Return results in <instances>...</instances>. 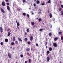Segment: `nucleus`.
Segmentation results:
<instances>
[{
  "label": "nucleus",
  "instance_id": "obj_1",
  "mask_svg": "<svg viewBox=\"0 0 63 63\" xmlns=\"http://www.w3.org/2000/svg\"><path fill=\"white\" fill-rule=\"evenodd\" d=\"M6 5H8L7 6V9L8 11H10V7L9 6V3H7Z\"/></svg>",
  "mask_w": 63,
  "mask_h": 63
},
{
  "label": "nucleus",
  "instance_id": "obj_2",
  "mask_svg": "<svg viewBox=\"0 0 63 63\" xmlns=\"http://www.w3.org/2000/svg\"><path fill=\"white\" fill-rule=\"evenodd\" d=\"M53 46L54 47H57V44L55 43H53Z\"/></svg>",
  "mask_w": 63,
  "mask_h": 63
},
{
  "label": "nucleus",
  "instance_id": "obj_3",
  "mask_svg": "<svg viewBox=\"0 0 63 63\" xmlns=\"http://www.w3.org/2000/svg\"><path fill=\"white\" fill-rule=\"evenodd\" d=\"M0 31L1 33L3 32V28L2 27H0Z\"/></svg>",
  "mask_w": 63,
  "mask_h": 63
},
{
  "label": "nucleus",
  "instance_id": "obj_4",
  "mask_svg": "<svg viewBox=\"0 0 63 63\" xmlns=\"http://www.w3.org/2000/svg\"><path fill=\"white\" fill-rule=\"evenodd\" d=\"M2 4L3 6H5L6 4L5 3L4 1H3L2 3Z\"/></svg>",
  "mask_w": 63,
  "mask_h": 63
},
{
  "label": "nucleus",
  "instance_id": "obj_5",
  "mask_svg": "<svg viewBox=\"0 0 63 63\" xmlns=\"http://www.w3.org/2000/svg\"><path fill=\"white\" fill-rule=\"evenodd\" d=\"M33 40V37L32 36H31L30 37V40L31 41H32Z\"/></svg>",
  "mask_w": 63,
  "mask_h": 63
},
{
  "label": "nucleus",
  "instance_id": "obj_6",
  "mask_svg": "<svg viewBox=\"0 0 63 63\" xmlns=\"http://www.w3.org/2000/svg\"><path fill=\"white\" fill-rule=\"evenodd\" d=\"M8 56L10 58H11V55L10 53H8Z\"/></svg>",
  "mask_w": 63,
  "mask_h": 63
},
{
  "label": "nucleus",
  "instance_id": "obj_7",
  "mask_svg": "<svg viewBox=\"0 0 63 63\" xmlns=\"http://www.w3.org/2000/svg\"><path fill=\"white\" fill-rule=\"evenodd\" d=\"M49 60H50V58L49 57H48L47 58V62H48L49 61Z\"/></svg>",
  "mask_w": 63,
  "mask_h": 63
},
{
  "label": "nucleus",
  "instance_id": "obj_8",
  "mask_svg": "<svg viewBox=\"0 0 63 63\" xmlns=\"http://www.w3.org/2000/svg\"><path fill=\"white\" fill-rule=\"evenodd\" d=\"M29 50H30V49H29V48H27L26 49V51L28 52V51H29Z\"/></svg>",
  "mask_w": 63,
  "mask_h": 63
},
{
  "label": "nucleus",
  "instance_id": "obj_9",
  "mask_svg": "<svg viewBox=\"0 0 63 63\" xmlns=\"http://www.w3.org/2000/svg\"><path fill=\"white\" fill-rule=\"evenodd\" d=\"M1 11L2 12V13H5V11H4V10H3L2 8H1Z\"/></svg>",
  "mask_w": 63,
  "mask_h": 63
},
{
  "label": "nucleus",
  "instance_id": "obj_10",
  "mask_svg": "<svg viewBox=\"0 0 63 63\" xmlns=\"http://www.w3.org/2000/svg\"><path fill=\"white\" fill-rule=\"evenodd\" d=\"M18 40L19 41H20V42H22V40L21 39V38H18Z\"/></svg>",
  "mask_w": 63,
  "mask_h": 63
},
{
  "label": "nucleus",
  "instance_id": "obj_11",
  "mask_svg": "<svg viewBox=\"0 0 63 63\" xmlns=\"http://www.w3.org/2000/svg\"><path fill=\"white\" fill-rule=\"evenodd\" d=\"M49 16L50 18H51L52 17V14L51 13H50L49 14Z\"/></svg>",
  "mask_w": 63,
  "mask_h": 63
},
{
  "label": "nucleus",
  "instance_id": "obj_12",
  "mask_svg": "<svg viewBox=\"0 0 63 63\" xmlns=\"http://www.w3.org/2000/svg\"><path fill=\"white\" fill-rule=\"evenodd\" d=\"M7 32H11V30L10 28H8L7 29Z\"/></svg>",
  "mask_w": 63,
  "mask_h": 63
},
{
  "label": "nucleus",
  "instance_id": "obj_13",
  "mask_svg": "<svg viewBox=\"0 0 63 63\" xmlns=\"http://www.w3.org/2000/svg\"><path fill=\"white\" fill-rule=\"evenodd\" d=\"M36 3L37 4H39V3H40V1L38 0H37V1H36Z\"/></svg>",
  "mask_w": 63,
  "mask_h": 63
},
{
  "label": "nucleus",
  "instance_id": "obj_14",
  "mask_svg": "<svg viewBox=\"0 0 63 63\" xmlns=\"http://www.w3.org/2000/svg\"><path fill=\"white\" fill-rule=\"evenodd\" d=\"M58 39V38H57L56 37L54 39V40L55 41H57V40Z\"/></svg>",
  "mask_w": 63,
  "mask_h": 63
},
{
  "label": "nucleus",
  "instance_id": "obj_15",
  "mask_svg": "<svg viewBox=\"0 0 63 63\" xmlns=\"http://www.w3.org/2000/svg\"><path fill=\"white\" fill-rule=\"evenodd\" d=\"M10 35H11V33H10V32H8L7 35V36H10Z\"/></svg>",
  "mask_w": 63,
  "mask_h": 63
},
{
  "label": "nucleus",
  "instance_id": "obj_16",
  "mask_svg": "<svg viewBox=\"0 0 63 63\" xmlns=\"http://www.w3.org/2000/svg\"><path fill=\"white\" fill-rule=\"evenodd\" d=\"M5 41L6 42H8V39H5Z\"/></svg>",
  "mask_w": 63,
  "mask_h": 63
},
{
  "label": "nucleus",
  "instance_id": "obj_17",
  "mask_svg": "<svg viewBox=\"0 0 63 63\" xmlns=\"http://www.w3.org/2000/svg\"><path fill=\"white\" fill-rule=\"evenodd\" d=\"M24 40L25 41H26V42H27V40H28V39L27 38H25Z\"/></svg>",
  "mask_w": 63,
  "mask_h": 63
},
{
  "label": "nucleus",
  "instance_id": "obj_18",
  "mask_svg": "<svg viewBox=\"0 0 63 63\" xmlns=\"http://www.w3.org/2000/svg\"><path fill=\"white\" fill-rule=\"evenodd\" d=\"M49 50L50 51H52V48L51 47H50L49 48Z\"/></svg>",
  "mask_w": 63,
  "mask_h": 63
},
{
  "label": "nucleus",
  "instance_id": "obj_19",
  "mask_svg": "<svg viewBox=\"0 0 63 63\" xmlns=\"http://www.w3.org/2000/svg\"><path fill=\"white\" fill-rule=\"evenodd\" d=\"M58 34L59 35H61L62 33V32H58Z\"/></svg>",
  "mask_w": 63,
  "mask_h": 63
},
{
  "label": "nucleus",
  "instance_id": "obj_20",
  "mask_svg": "<svg viewBox=\"0 0 63 63\" xmlns=\"http://www.w3.org/2000/svg\"><path fill=\"white\" fill-rule=\"evenodd\" d=\"M31 24L32 25H35V23H34V22H32L31 23Z\"/></svg>",
  "mask_w": 63,
  "mask_h": 63
},
{
  "label": "nucleus",
  "instance_id": "obj_21",
  "mask_svg": "<svg viewBox=\"0 0 63 63\" xmlns=\"http://www.w3.org/2000/svg\"><path fill=\"white\" fill-rule=\"evenodd\" d=\"M51 3L50 0H49L48 1L47 3L48 4H49V3Z\"/></svg>",
  "mask_w": 63,
  "mask_h": 63
},
{
  "label": "nucleus",
  "instance_id": "obj_22",
  "mask_svg": "<svg viewBox=\"0 0 63 63\" xmlns=\"http://www.w3.org/2000/svg\"><path fill=\"white\" fill-rule=\"evenodd\" d=\"M62 8H60L59 9V11H61L62 10Z\"/></svg>",
  "mask_w": 63,
  "mask_h": 63
},
{
  "label": "nucleus",
  "instance_id": "obj_23",
  "mask_svg": "<svg viewBox=\"0 0 63 63\" xmlns=\"http://www.w3.org/2000/svg\"><path fill=\"white\" fill-rule=\"evenodd\" d=\"M15 43L16 44V45H17L18 44V42L17 41H15Z\"/></svg>",
  "mask_w": 63,
  "mask_h": 63
},
{
  "label": "nucleus",
  "instance_id": "obj_24",
  "mask_svg": "<svg viewBox=\"0 0 63 63\" xmlns=\"http://www.w3.org/2000/svg\"><path fill=\"white\" fill-rule=\"evenodd\" d=\"M44 30V29H40L39 30V31H42Z\"/></svg>",
  "mask_w": 63,
  "mask_h": 63
},
{
  "label": "nucleus",
  "instance_id": "obj_25",
  "mask_svg": "<svg viewBox=\"0 0 63 63\" xmlns=\"http://www.w3.org/2000/svg\"><path fill=\"white\" fill-rule=\"evenodd\" d=\"M49 35L50 36V37H51V33H49Z\"/></svg>",
  "mask_w": 63,
  "mask_h": 63
},
{
  "label": "nucleus",
  "instance_id": "obj_26",
  "mask_svg": "<svg viewBox=\"0 0 63 63\" xmlns=\"http://www.w3.org/2000/svg\"><path fill=\"white\" fill-rule=\"evenodd\" d=\"M13 41L14 42L15 41V37H13Z\"/></svg>",
  "mask_w": 63,
  "mask_h": 63
},
{
  "label": "nucleus",
  "instance_id": "obj_27",
  "mask_svg": "<svg viewBox=\"0 0 63 63\" xmlns=\"http://www.w3.org/2000/svg\"><path fill=\"white\" fill-rule=\"evenodd\" d=\"M38 20L39 21V22H40V21H41V20H42V19H41V18H39L38 19Z\"/></svg>",
  "mask_w": 63,
  "mask_h": 63
},
{
  "label": "nucleus",
  "instance_id": "obj_28",
  "mask_svg": "<svg viewBox=\"0 0 63 63\" xmlns=\"http://www.w3.org/2000/svg\"><path fill=\"white\" fill-rule=\"evenodd\" d=\"M0 44L1 45V46H2L3 45V42H1L0 43Z\"/></svg>",
  "mask_w": 63,
  "mask_h": 63
},
{
  "label": "nucleus",
  "instance_id": "obj_29",
  "mask_svg": "<svg viewBox=\"0 0 63 63\" xmlns=\"http://www.w3.org/2000/svg\"><path fill=\"white\" fill-rule=\"evenodd\" d=\"M29 63H31V59H29Z\"/></svg>",
  "mask_w": 63,
  "mask_h": 63
},
{
  "label": "nucleus",
  "instance_id": "obj_30",
  "mask_svg": "<svg viewBox=\"0 0 63 63\" xmlns=\"http://www.w3.org/2000/svg\"><path fill=\"white\" fill-rule=\"evenodd\" d=\"M17 25L18 26H19V25H20V24H19V23H17Z\"/></svg>",
  "mask_w": 63,
  "mask_h": 63
},
{
  "label": "nucleus",
  "instance_id": "obj_31",
  "mask_svg": "<svg viewBox=\"0 0 63 63\" xmlns=\"http://www.w3.org/2000/svg\"><path fill=\"white\" fill-rule=\"evenodd\" d=\"M61 15L63 16V11H61Z\"/></svg>",
  "mask_w": 63,
  "mask_h": 63
},
{
  "label": "nucleus",
  "instance_id": "obj_32",
  "mask_svg": "<svg viewBox=\"0 0 63 63\" xmlns=\"http://www.w3.org/2000/svg\"><path fill=\"white\" fill-rule=\"evenodd\" d=\"M11 45H14V42H13L11 43Z\"/></svg>",
  "mask_w": 63,
  "mask_h": 63
},
{
  "label": "nucleus",
  "instance_id": "obj_33",
  "mask_svg": "<svg viewBox=\"0 0 63 63\" xmlns=\"http://www.w3.org/2000/svg\"><path fill=\"white\" fill-rule=\"evenodd\" d=\"M23 16H25L26 15V13H23Z\"/></svg>",
  "mask_w": 63,
  "mask_h": 63
},
{
  "label": "nucleus",
  "instance_id": "obj_34",
  "mask_svg": "<svg viewBox=\"0 0 63 63\" xmlns=\"http://www.w3.org/2000/svg\"><path fill=\"white\" fill-rule=\"evenodd\" d=\"M27 17H28V18L29 17V15L28 14H27Z\"/></svg>",
  "mask_w": 63,
  "mask_h": 63
},
{
  "label": "nucleus",
  "instance_id": "obj_35",
  "mask_svg": "<svg viewBox=\"0 0 63 63\" xmlns=\"http://www.w3.org/2000/svg\"><path fill=\"white\" fill-rule=\"evenodd\" d=\"M27 54L28 56H30V54H29V53L28 52L27 53Z\"/></svg>",
  "mask_w": 63,
  "mask_h": 63
},
{
  "label": "nucleus",
  "instance_id": "obj_36",
  "mask_svg": "<svg viewBox=\"0 0 63 63\" xmlns=\"http://www.w3.org/2000/svg\"><path fill=\"white\" fill-rule=\"evenodd\" d=\"M27 32H29V29H27Z\"/></svg>",
  "mask_w": 63,
  "mask_h": 63
},
{
  "label": "nucleus",
  "instance_id": "obj_37",
  "mask_svg": "<svg viewBox=\"0 0 63 63\" xmlns=\"http://www.w3.org/2000/svg\"><path fill=\"white\" fill-rule=\"evenodd\" d=\"M23 0V3H25V0Z\"/></svg>",
  "mask_w": 63,
  "mask_h": 63
},
{
  "label": "nucleus",
  "instance_id": "obj_38",
  "mask_svg": "<svg viewBox=\"0 0 63 63\" xmlns=\"http://www.w3.org/2000/svg\"><path fill=\"white\" fill-rule=\"evenodd\" d=\"M61 7L62 8H63V5H61Z\"/></svg>",
  "mask_w": 63,
  "mask_h": 63
},
{
  "label": "nucleus",
  "instance_id": "obj_39",
  "mask_svg": "<svg viewBox=\"0 0 63 63\" xmlns=\"http://www.w3.org/2000/svg\"><path fill=\"white\" fill-rule=\"evenodd\" d=\"M50 53V52L49 51H47V54H49Z\"/></svg>",
  "mask_w": 63,
  "mask_h": 63
},
{
  "label": "nucleus",
  "instance_id": "obj_40",
  "mask_svg": "<svg viewBox=\"0 0 63 63\" xmlns=\"http://www.w3.org/2000/svg\"><path fill=\"white\" fill-rule=\"evenodd\" d=\"M33 6H34V7H35V6H36V4L34 3V4H33Z\"/></svg>",
  "mask_w": 63,
  "mask_h": 63
},
{
  "label": "nucleus",
  "instance_id": "obj_41",
  "mask_svg": "<svg viewBox=\"0 0 63 63\" xmlns=\"http://www.w3.org/2000/svg\"><path fill=\"white\" fill-rule=\"evenodd\" d=\"M41 5L42 6H44V5H45V3H43L41 4Z\"/></svg>",
  "mask_w": 63,
  "mask_h": 63
},
{
  "label": "nucleus",
  "instance_id": "obj_42",
  "mask_svg": "<svg viewBox=\"0 0 63 63\" xmlns=\"http://www.w3.org/2000/svg\"><path fill=\"white\" fill-rule=\"evenodd\" d=\"M20 56H21V57H23V55H20Z\"/></svg>",
  "mask_w": 63,
  "mask_h": 63
},
{
  "label": "nucleus",
  "instance_id": "obj_43",
  "mask_svg": "<svg viewBox=\"0 0 63 63\" xmlns=\"http://www.w3.org/2000/svg\"><path fill=\"white\" fill-rule=\"evenodd\" d=\"M36 46H39V45H38V43H37L36 44Z\"/></svg>",
  "mask_w": 63,
  "mask_h": 63
},
{
  "label": "nucleus",
  "instance_id": "obj_44",
  "mask_svg": "<svg viewBox=\"0 0 63 63\" xmlns=\"http://www.w3.org/2000/svg\"><path fill=\"white\" fill-rule=\"evenodd\" d=\"M28 44L29 45H30V42L29 41V42H28Z\"/></svg>",
  "mask_w": 63,
  "mask_h": 63
},
{
  "label": "nucleus",
  "instance_id": "obj_45",
  "mask_svg": "<svg viewBox=\"0 0 63 63\" xmlns=\"http://www.w3.org/2000/svg\"><path fill=\"white\" fill-rule=\"evenodd\" d=\"M61 40H63V37H61Z\"/></svg>",
  "mask_w": 63,
  "mask_h": 63
},
{
  "label": "nucleus",
  "instance_id": "obj_46",
  "mask_svg": "<svg viewBox=\"0 0 63 63\" xmlns=\"http://www.w3.org/2000/svg\"><path fill=\"white\" fill-rule=\"evenodd\" d=\"M46 49H47L48 47H47V46H46Z\"/></svg>",
  "mask_w": 63,
  "mask_h": 63
},
{
  "label": "nucleus",
  "instance_id": "obj_47",
  "mask_svg": "<svg viewBox=\"0 0 63 63\" xmlns=\"http://www.w3.org/2000/svg\"><path fill=\"white\" fill-rule=\"evenodd\" d=\"M5 1L6 2H8V0H6Z\"/></svg>",
  "mask_w": 63,
  "mask_h": 63
},
{
  "label": "nucleus",
  "instance_id": "obj_48",
  "mask_svg": "<svg viewBox=\"0 0 63 63\" xmlns=\"http://www.w3.org/2000/svg\"><path fill=\"white\" fill-rule=\"evenodd\" d=\"M25 35H27V33L26 32H25Z\"/></svg>",
  "mask_w": 63,
  "mask_h": 63
},
{
  "label": "nucleus",
  "instance_id": "obj_49",
  "mask_svg": "<svg viewBox=\"0 0 63 63\" xmlns=\"http://www.w3.org/2000/svg\"><path fill=\"white\" fill-rule=\"evenodd\" d=\"M62 2H61V1H60V4H61V3H62Z\"/></svg>",
  "mask_w": 63,
  "mask_h": 63
},
{
  "label": "nucleus",
  "instance_id": "obj_50",
  "mask_svg": "<svg viewBox=\"0 0 63 63\" xmlns=\"http://www.w3.org/2000/svg\"><path fill=\"white\" fill-rule=\"evenodd\" d=\"M25 63H27V61H25Z\"/></svg>",
  "mask_w": 63,
  "mask_h": 63
},
{
  "label": "nucleus",
  "instance_id": "obj_51",
  "mask_svg": "<svg viewBox=\"0 0 63 63\" xmlns=\"http://www.w3.org/2000/svg\"><path fill=\"white\" fill-rule=\"evenodd\" d=\"M38 13L39 14H41V12H39Z\"/></svg>",
  "mask_w": 63,
  "mask_h": 63
},
{
  "label": "nucleus",
  "instance_id": "obj_52",
  "mask_svg": "<svg viewBox=\"0 0 63 63\" xmlns=\"http://www.w3.org/2000/svg\"><path fill=\"white\" fill-rule=\"evenodd\" d=\"M47 43H46L45 44V46H46V45H47Z\"/></svg>",
  "mask_w": 63,
  "mask_h": 63
},
{
  "label": "nucleus",
  "instance_id": "obj_53",
  "mask_svg": "<svg viewBox=\"0 0 63 63\" xmlns=\"http://www.w3.org/2000/svg\"><path fill=\"white\" fill-rule=\"evenodd\" d=\"M33 28L35 27V25L33 26Z\"/></svg>",
  "mask_w": 63,
  "mask_h": 63
},
{
  "label": "nucleus",
  "instance_id": "obj_54",
  "mask_svg": "<svg viewBox=\"0 0 63 63\" xmlns=\"http://www.w3.org/2000/svg\"><path fill=\"white\" fill-rule=\"evenodd\" d=\"M16 23H17V20H16Z\"/></svg>",
  "mask_w": 63,
  "mask_h": 63
},
{
  "label": "nucleus",
  "instance_id": "obj_55",
  "mask_svg": "<svg viewBox=\"0 0 63 63\" xmlns=\"http://www.w3.org/2000/svg\"><path fill=\"white\" fill-rule=\"evenodd\" d=\"M17 28H18V29H19V27H18V26H17Z\"/></svg>",
  "mask_w": 63,
  "mask_h": 63
},
{
  "label": "nucleus",
  "instance_id": "obj_56",
  "mask_svg": "<svg viewBox=\"0 0 63 63\" xmlns=\"http://www.w3.org/2000/svg\"><path fill=\"white\" fill-rule=\"evenodd\" d=\"M39 11H41V9H39Z\"/></svg>",
  "mask_w": 63,
  "mask_h": 63
},
{
  "label": "nucleus",
  "instance_id": "obj_57",
  "mask_svg": "<svg viewBox=\"0 0 63 63\" xmlns=\"http://www.w3.org/2000/svg\"><path fill=\"white\" fill-rule=\"evenodd\" d=\"M33 0L34 2H35V1H37V0Z\"/></svg>",
  "mask_w": 63,
  "mask_h": 63
},
{
  "label": "nucleus",
  "instance_id": "obj_58",
  "mask_svg": "<svg viewBox=\"0 0 63 63\" xmlns=\"http://www.w3.org/2000/svg\"><path fill=\"white\" fill-rule=\"evenodd\" d=\"M10 48H12V47H10Z\"/></svg>",
  "mask_w": 63,
  "mask_h": 63
},
{
  "label": "nucleus",
  "instance_id": "obj_59",
  "mask_svg": "<svg viewBox=\"0 0 63 63\" xmlns=\"http://www.w3.org/2000/svg\"><path fill=\"white\" fill-rule=\"evenodd\" d=\"M48 13H49V10H48Z\"/></svg>",
  "mask_w": 63,
  "mask_h": 63
},
{
  "label": "nucleus",
  "instance_id": "obj_60",
  "mask_svg": "<svg viewBox=\"0 0 63 63\" xmlns=\"http://www.w3.org/2000/svg\"><path fill=\"white\" fill-rule=\"evenodd\" d=\"M36 19H38V18H37Z\"/></svg>",
  "mask_w": 63,
  "mask_h": 63
},
{
  "label": "nucleus",
  "instance_id": "obj_61",
  "mask_svg": "<svg viewBox=\"0 0 63 63\" xmlns=\"http://www.w3.org/2000/svg\"><path fill=\"white\" fill-rule=\"evenodd\" d=\"M32 15H33V14H34V13H32Z\"/></svg>",
  "mask_w": 63,
  "mask_h": 63
},
{
  "label": "nucleus",
  "instance_id": "obj_62",
  "mask_svg": "<svg viewBox=\"0 0 63 63\" xmlns=\"http://www.w3.org/2000/svg\"><path fill=\"white\" fill-rule=\"evenodd\" d=\"M44 23H43V25H44Z\"/></svg>",
  "mask_w": 63,
  "mask_h": 63
},
{
  "label": "nucleus",
  "instance_id": "obj_63",
  "mask_svg": "<svg viewBox=\"0 0 63 63\" xmlns=\"http://www.w3.org/2000/svg\"><path fill=\"white\" fill-rule=\"evenodd\" d=\"M1 35H0V37H1Z\"/></svg>",
  "mask_w": 63,
  "mask_h": 63
},
{
  "label": "nucleus",
  "instance_id": "obj_64",
  "mask_svg": "<svg viewBox=\"0 0 63 63\" xmlns=\"http://www.w3.org/2000/svg\"><path fill=\"white\" fill-rule=\"evenodd\" d=\"M16 63H17V62H16Z\"/></svg>",
  "mask_w": 63,
  "mask_h": 63
}]
</instances>
